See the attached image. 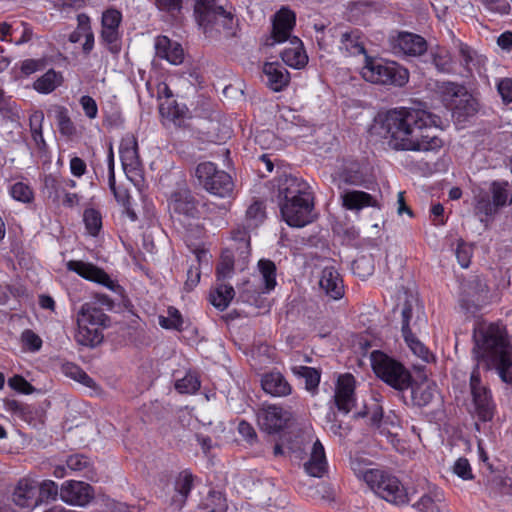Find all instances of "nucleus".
<instances>
[{
  "instance_id": "obj_1",
  "label": "nucleus",
  "mask_w": 512,
  "mask_h": 512,
  "mask_svg": "<svg viewBox=\"0 0 512 512\" xmlns=\"http://www.w3.org/2000/svg\"><path fill=\"white\" fill-rule=\"evenodd\" d=\"M442 120L425 108L400 107L389 110L382 120L384 137L390 148L399 151L439 150L443 141L429 130L441 127Z\"/></svg>"
},
{
  "instance_id": "obj_2",
  "label": "nucleus",
  "mask_w": 512,
  "mask_h": 512,
  "mask_svg": "<svg viewBox=\"0 0 512 512\" xmlns=\"http://www.w3.org/2000/svg\"><path fill=\"white\" fill-rule=\"evenodd\" d=\"M475 353L487 369L495 368L501 380L512 384V345L504 327L480 324L474 331Z\"/></svg>"
},
{
  "instance_id": "obj_3",
  "label": "nucleus",
  "mask_w": 512,
  "mask_h": 512,
  "mask_svg": "<svg viewBox=\"0 0 512 512\" xmlns=\"http://www.w3.org/2000/svg\"><path fill=\"white\" fill-rule=\"evenodd\" d=\"M283 219L291 227H304L314 218L313 195L307 182L292 175L284 176L278 187Z\"/></svg>"
},
{
  "instance_id": "obj_4",
  "label": "nucleus",
  "mask_w": 512,
  "mask_h": 512,
  "mask_svg": "<svg viewBox=\"0 0 512 512\" xmlns=\"http://www.w3.org/2000/svg\"><path fill=\"white\" fill-rule=\"evenodd\" d=\"M351 468L370 489L382 499L395 505L409 501L408 493L397 477L383 470L369 468L358 457L351 459Z\"/></svg>"
},
{
  "instance_id": "obj_5",
  "label": "nucleus",
  "mask_w": 512,
  "mask_h": 512,
  "mask_svg": "<svg viewBox=\"0 0 512 512\" xmlns=\"http://www.w3.org/2000/svg\"><path fill=\"white\" fill-rule=\"evenodd\" d=\"M361 75L367 82L397 87L404 86L409 80V72L406 68L396 62L368 55H365Z\"/></svg>"
},
{
  "instance_id": "obj_6",
  "label": "nucleus",
  "mask_w": 512,
  "mask_h": 512,
  "mask_svg": "<svg viewBox=\"0 0 512 512\" xmlns=\"http://www.w3.org/2000/svg\"><path fill=\"white\" fill-rule=\"evenodd\" d=\"M289 450L298 459H303V455L310 450V457L304 463L305 472L312 476L321 478L327 472L328 462L325 449L322 443L313 439L311 433H302L295 436L289 445Z\"/></svg>"
},
{
  "instance_id": "obj_7",
  "label": "nucleus",
  "mask_w": 512,
  "mask_h": 512,
  "mask_svg": "<svg viewBox=\"0 0 512 512\" xmlns=\"http://www.w3.org/2000/svg\"><path fill=\"white\" fill-rule=\"evenodd\" d=\"M370 359L374 373L386 384L398 391L410 388L412 375L401 362L382 351H373Z\"/></svg>"
},
{
  "instance_id": "obj_8",
  "label": "nucleus",
  "mask_w": 512,
  "mask_h": 512,
  "mask_svg": "<svg viewBox=\"0 0 512 512\" xmlns=\"http://www.w3.org/2000/svg\"><path fill=\"white\" fill-rule=\"evenodd\" d=\"M445 106L452 111V116L458 122L477 112V102L465 87L454 82H442L437 86Z\"/></svg>"
},
{
  "instance_id": "obj_9",
  "label": "nucleus",
  "mask_w": 512,
  "mask_h": 512,
  "mask_svg": "<svg viewBox=\"0 0 512 512\" xmlns=\"http://www.w3.org/2000/svg\"><path fill=\"white\" fill-rule=\"evenodd\" d=\"M195 176L206 191L217 197L225 198L233 192L234 183L231 176L223 170H218L212 162L198 164Z\"/></svg>"
},
{
  "instance_id": "obj_10",
  "label": "nucleus",
  "mask_w": 512,
  "mask_h": 512,
  "mask_svg": "<svg viewBox=\"0 0 512 512\" xmlns=\"http://www.w3.org/2000/svg\"><path fill=\"white\" fill-rule=\"evenodd\" d=\"M469 386L478 418L483 422L491 421L496 405L493 401L490 389L482 382L478 366L471 372Z\"/></svg>"
},
{
  "instance_id": "obj_11",
  "label": "nucleus",
  "mask_w": 512,
  "mask_h": 512,
  "mask_svg": "<svg viewBox=\"0 0 512 512\" xmlns=\"http://www.w3.org/2000/svg\"><path fill=\"white\" fill-rule=\"evenodd\" d=\"M194 13L198 25L204 32L218 27L227 28L232 23L231 14L217 5L215 0H197Z\"/></svg>"
},
{
  "instance_id": "obj_12",
  "label": "nucleus",
  "mask_w": 512,
  "mask_h": 512,
  "mask_svg": "<svg viewBox=\"0 0 512 512\" xmlns=\"http://www.w3.org/2000/svg\"><path fill=\"white\" fill-rule=\"evenodd\" d=\"M401 332L420 333L427 326V317L424 307L419 301L417 294H405L401 308Z\"/></svg>"
},
{
  "instance_id": "obj_13",
  "label": "nucleus",
  "mask_w": 512,
  "mask_h": 512,
  "mask_svg": "<svg viewBox=\"0 0 512 512\" xmlns=\"http://www.w3.org/2000/svg\"><path fill=\"white\" fill-rule=\"evenodd\" d=\"M292 413L277 405H268L258 412V423L268 433H276L288 426Z\"/></svg>"
},
{
  "instance_id": "obj_14",
  "label": "nucleus",
  "mask_w": 512,
  "mask_h": 512,
  "mask_svg": "<svg viewBox=\"0 0 512 512\" xmlns=\"http://www.w3.org/2000/svg\"><path fill=\"white\" fill-rule=\"evenodd\" d=\"M93 498V488L82 481L68 480L60 488V499L70 505L83 507Z\"/></svg>"
},
{
  "instance_id": "obj_15",
  "label": "nucleus",
  "mask_w": 512,
  "mask_h": 512,
  "mask_svg": "<svg viewBox=\"0 0 512 512\" xmlns=\"http://www.w3.org/2000/svg\"><path fill=\"white\" fill-rule=\"evenodd\" d=\"M38 490L39 483L36 480L21 478L14 488L12 500L16 506L32 510L39 504Z\"/></svg>"
},
{
  "instance_id": "obj_16",
  "label": "nucleus",
  "mask_w": 512,
  "mask_h": 512,
  "mask_svg": "<svg viewBox=\"0 0 512 512\" xmlns=\"http://www.w3.org/2000/svg\"><path fill=\"white\" fill-rule=\"evenodd\" d=\"M122 14L116 9H108L102 15L101 39L109 46V50L113 53L119 51L120 40V23Z\"/></svg>"
},
{
  "instance_id": "obj_17",
  "label": "nucleus",
  "mask_w": 512,
  "mask_h": 512,
  "mask_svg": "<svg viewBox=\"0 0 512 512\" xmlns=\"http://www.w3.org/2000/svg\"><path fill=\"white\" fill-rule=\"evenodd\" d=\"M355 379L351 374H343L338 377L334 402L337 409L343 414H348L355 405Z\"/></svg>"
},
{
  "instance_id": "obj_18",
  "label": "nucleus",
  "mask_w": 512,
  "mask_h": 512,
  "mask_svg": "<svg viewBox=\"0 0 512 512\" xmlns=\"http://www.w3.org/2000/svg\"><path fill=\"white\" fill-rule=\"evenodd\" d=\"M169 209L179 221L182 220L181 217L195 218L198 215L195 200L187 189H180L171 195Z\"/></svg>"
},
{
  "instance_id": "obj_19",
  "label": "nucleus",
  "mask_w": 512,
  "mask_h": 512,
  "mask_svg": "<svg viewBox=\"0 0 512 512\" xmlns=\"http://www.w3.org/2000/svg\"><path fill=\"white\" fill-rule=\"evenodd\" d=\"M67 268L70 271L77 273L81 277L89 281L99 283L112 291H115L118 287V285L108 276L107 273L90 263H85L82 261H69L67 263Z\"/></svg>"
},
{
  "instance_id": "obj_20",
  "label": "nucleus",
  "mask_w": 512,
  "mask_h": 512,
  "mask_svg": "<svg viewBox=\"0 0 512 512\" xmlns=\"http://www.w3.org/2000/svg\"><path fill=\"white\" fill-rule=\"evenodd\" d=\"M295 26V14L287 9L281 8L275 15L272 25V39L275 43H282L289 39L291 32Z\"/></svg>"
},
{
  "instance_id": "obj_21",
  "label": "nucleus",
  "mask_w": 512,
  "mask_h": 512,
  "mask_svg": "<svg viewBox=\"0 0 512 512\" xmlns=\"http://www.w3.org/2000/svg\"><path fill=\"white\" fill-rule=\"evenodd\" d=\"M394 49L405 55L419 56L427 50V42L420 35L401 32L394 40Z\"/></svg>"
},
{
  "instance_id": "obj_22",
  "label": "nucleus",
  "mask_w": 512,
  "mask_h": 512,
  "mask_svg": "<svg viewBox=\"0 0 512 512\" xmlns=\"http://www.w3.org/2000/svg\"><path fill=\"white\" fill-rule=\"evenodd\" d=\"M263 74L267 86L274 92L285 89L290 82L288 70L278 62H267L263 65Z\"/></svg>"
},
{
  "instance_id": "obj_23",
  "label": "nucleus",
  "mask_w": 512,
  "mask_h": 512,
  "mask_svg": "<svg viewBox=\"0 0 512 512\" xmlns=\"http://www.w3.org/2000/svg\"><path fill=\"white\" fill-rule=\"evenodd\" d=\"M443 491L436 486H429L427 491L413 504L418 512H441L445 508Z\"/></svg>"
},
{
  "instance_id": "obj_24",
  "label": "nucleus",
  "mask_w": 512,
  "mask_h": 512,
  "mask_svg": "<svg viewBox=\"0 0 512 512\" xmlns=\"http://www.w3.org/2000/svg\"><path fill=\"white\" fill-rule=\"evenodd\" d=\"M156 55L167 60L173 65L182 63L184 59V51L182 46L171 41L167 36H158L154 42Z\"/></svg>"
},
{
  "instance_id": "obj_25",
  "label": "nucleus",
  "mask_w": 512,
  "mask_h": 512,
  "mask_svg": "<svg viewBox=\"0 0 512 512\" xmlns=\"http://www.w3.org/2000/svg\"><path fill=\"white\" fill-rule=\"evenodd\" d=\"M119 154L125 170H134L139 166L138 142L132 133H127L122 137L119 146Z\"/></svg>"
},
{
  "instance_id": "obj_26",
  "label": "nucleus",
  "mask_w": 512,
  "mask_h": 512,
  "mask_svg": "<svg viewBox=\"0 0 512 512\" xmlns=\"http://www.w3.org/2000/svg\"><path fill=\"white\" fill-rule=\"evenodd\" d=\"M320 288L334 300L340 299L344 294V286L338 271L332 267H325L319 280Z\"/></svg>"
},
{
  "instance_id": "obj_27",
  "label": "nucleus",
  "mask_w": 512,
  "mask_h": 512,
  "mask_svg": "<svg viewBox=\"0 0 512 512\" xmlns=\"http://www.w3.org/2000/svg\"><path fill=\"white\" fill-rule=\"evenodd\" d=\"M77 323H86L103 329L109 325V318L96 303H84L78 312Z\"/></svg>"
},
{
  "instance_id": "obj_28",
  "label": "nucleus",
  "mask_w": 512,
  "mask_h": 512,
  "mask_svg": "<svg viewBox=\"0 0 512 512\" xmlns=\"http://www.w3.org/2000/svg\"><path fill=\"white\" fill-rule=\"evenodd\" d=\"M343 206L352 211L366 207L380 208L378 201L369 193L359 190L346 191L341 195Z\"/></svg>"
},
{
  "instance_id": "obj_29",
  "label": "nucleus",
  "mask_w": 512,
  "mask_h": 512,
  "mask_svg": "<svg viewBox=\"0 0 512 512\" xmlns=\"http://www.w3.org/2000/svg\"><path fill=\"white\" fill-rule=\"evenodd\" d=\"M261 385L263 390L276 397L287 396L292 388L280 372H270L262 377Z\"/></svg>"
},
{
  "instance_id": "obj_30",
  "label": "nucleus",
  "mask_w": 512,
  "mask_h": 512,
  "mask_svg": "<svg viewBox=\"0 0 512 512\" xmlns=\"http://www.w3.org/2000/svg\"><path fill=\"white\" fill-rule=\"evenodd\" d=\"M159 97L164 96L166 100L160 104L159 110L162 116L171 120L181 118L185 113V107H179L172 100L173 93L166 83H160L157 88Z\"/></svg>"
},
{
  "instance_id": "obj_31",
  "label": "nucleus",
  "mask_w": 512,
  "mask_h": 512,
  "mask_svg": "<svg viewBox=\"0 0 512 512\" xmlns=\"http://www.w3.org/2000/svg\"><path fill=\"white\" fill-rule=\"evenodd\" d=\"M63 82L62 72L49 69L33 82L32 88L39 94L47 95L54 92Z\"/></svg>"
},
{
  "instance_id": "obj_32",
  "label": "nucleus",
  "mask_w": 512,
  "mask_h": 512,
  "mask_svg": "<svg viewBox=\"0 0 512 512\" xmlns=\"http://www.w3.org/2000/svg\"><path fill=\"white\" fill-rule=\"evenodd\" d=\"M339 48L347 56L367 55L362 35L358 30L343 32L340 37Z\"/></svg>"
},
{
  "instance_id": "obj_33",
  "label": "nucleus",
  "mask_w": 512,
  "mask_h": 512,
  "mask_svg": "<svg viewBox=\"0 0 512 512\" xmlns=\"http://www.w3.org/2000/svg\"><path fill=\"white\" fill-rule=\"evenodd\" d=\"M292 47L285 48L281 53V58L290 67L301 69L307 62L308 57L302 47L301 41L297 37L290 40Z\"/></svg>"
},
{
  "instance_id": "obj_34",
  "label": "nucleus",
  "mask_w": 512,
  "mask_h": 512,
  "mask_svg": "<svg viewBox=\"0 0 512 512\" xmlns=\"http://www.w3.org/2000/svg\"><path fill=\"white\" fill-rule=\"evenodd\" d=\"M410 388L412 390V401L419 407L430 404L437 393L436 384L428 380L421 381L416 385H413L412 383Z\"/></svg>"
},
{
  "instance_id": "obj_35",
  "label": "nucleus",
  "mask_w": 512,
  "mask_h": 512,
  "mask_svg": "<svg viewBox=\"0 0 512 512\" xmlns=\"http://www.w3.org/2000/svg\"><path fill=\"white\" fill-rule=\"evenodd\" d=\"M258 277L262 284L259 287L262 293H270L274 290L276 282V265L268 259H261L258 262Z\"/></svg>"
},
{
  "instance_id": "obj_36",
  "label": "nucleus",
  "mask_w": 512,
  "mask_h": 512,
  "mask_svg": "<svg viewBox=\"0 0 512 512\" xmlns=\"http://www.w3.org/2000/svg\"><path fill=\"white\" fill-rule=\"evenodd\" d=\"M76 341L83 346L94 347L103 340L102 328L86 323H77Z\"/></svg>"
},
{
  "instance_id": "obj_37",
  "label": "nucleus",
  "mask_w": 512,
  "mask_h": 512,
  "mask_svg": "<svg viewBox=\"0 0 512 512\" xmlns=\"http://www.w3.org/2000/svg\"><path fill=\"white\" fill-rule=\"evenodd\" d=\"M430 57L435 68L441 73H453L454 61L448 49L437 46L430 50Z\"/></svg>"
},
{
  "instance_id": "obj_38",
  "label": "nucleus",
  "mask_w": 512,
  "mask_h": 512,
  "mask_svg": "<svg viewBox=\"0 0 512 512\" xmlns=\"http://www.w3.org/2000/svg\"><path fill=\"white\" fill-rule=\"evenodd\" d=\"M54 111L60 134L67 138L76 136L77 128L69 115V110L65 106L56 105Z\"/></svg>"
},
{
  "instance_id": "obj_39",
  "label": "nucleus",
  "mask_w": 512,
  "mask_h": 512,
  "mask_svg": "<svg viewBox=\"0 0 512 512\" xmlns=\"http://www.w3.org/2000/svg\"><path fill=\"white\" fill-rule=\"evenodd\" d=\"M235 292L231 285L220 283L210 293L211 304L220 311H224L234 298Z\"/></svg>"
},
{
  "instance_id": "obj_40",
  "label": "nucleus",
  "mask_w": 512,
  "mask_h": 512,
  "mask_svg": "<svg viewBox=\"0 0 512 512\" xmlns=\"http://www.w3.org/2000/svg\"><path fill=\"white\" fill-rule=\"evenodd\" d=\"M191 489L192 475L186 471L182 472L175 483L176 494L172 498V504L180 509L184 505Z\"/></svg>"
},
{
  "instance_id": "obj_41",
  "label": "nucleus",
  "mask_w": 512,
  "mask_h": 512,
  "mask_svg": "<svg viewBox=\"0 0 512 512\" xmlns=\"http://www.w3.org/2000/svg\"><path fill=\"white\" fill-rule=\"evenodd\" d=\"M418 333L403 334L405 343L410 351L424 363L434 360L433 353L418 339Z\"/></svg>"
},
{
  "instance_id": "obj_42",
  "label": "nucleus",
  "mask_w": 512,
  "mask_h": 512,
  "mask_svg": "<svg viewBox=\"0 0 512 512\" xmlns=\"http://www.w3.org/2000/svg\"><path fill=\"white\" fill-rule=\"evenodd\" d=\"M418 333L403 334L405 343L410 351L424 363L434 360L433 353L418 339Z\"/></svg>"
},
{
  "instance_id": "obj_43",
  "label": "nucleus",
  "mask_w": 512,
  "mask_h": 512,
  "mask_svg": "<svg viewBox=\"0 0 512 512\" xmlns=\"http://www.w3.org/2000/svg\"><path fill=\"white\" fill-rule=\"evenodd\" d=\"M291 371L295 376L305 380L306 390L312 393L317 390L320 383V372L317 369L302 365H293Z\"/></svg>"
},
{
  "instance_id": "obj_44",
  "label": "nucleus",
  "mask_w": 512,
  "mask_h": 512,
  "mask_svg": "<svg viewBox=\"0 0 512 512\" xmlns=\"http://www.w3.org/2000/svg\"><path fill=\"white\" fill-rule=\"evenodd\" d=\"M265 210L262 202H253L246 211L245 227L247 229L257 228L265 219Z\"/></svg>"
},
{
  "instance_id": "obj_45",
  "label": "nucleus",
  "mask_w": 512,
  "mask_h": 512,
  "mask_svg": "<svg viewBox=\"0 0 512 512\" xmlns=\"http://www.w3.org/2000/svg\"><path fill=\"white\" fill-rule=\"evenodd\" d=\"M43 121L44 114L42 111H35L29 118L31 136L39 149L44 148L46 145L42 132Z\"/></svg>"
},
{
  "instance_id": "obj_46",
  "label": "nucleus",
  "mask_w": 512,
  "mask_h": 512,
  "mask_svg": "<svg viewBox=\"0 0 512 512\" xmlns=\"http://www.w3.org/2000/svg\"><path fill=\"white\" fill-rule=\"evenodd\" d=\"M200 388V381L196 374L187 373L183 378L177 379L175 389L181 394H194Z\"/></svg>"
},
{
  "instance_id": "obj_47",
  "label": "nucleus",
  "mask_w": 512,
  "mask_h": 512,
  "mask_svg": "<svg viewBox=\"0 0 512 512\" xmlns=\"http://www.w3.org/2000/svg\"><path fill=\"white\" fill-rule=\"evenodd\" d=\"M63 372L67 377L83 384L86 387L91 388L95 385L94 380L77 365L68 363L63 366Z\"/></svg>"
},
{
  "instance_id": "obj_48",
  "label": "nucleus",
  "mask_w": 512,
  "mask_h": 512,
  "mask_svg": "<svg viewBox=\"0 0 512 512\" xmlns=\"http://www.w3.org/2000/svg\"><path fill=\"white\" fill-rule=\"evenodd\" d=\"M9 194L11 197L22 203H30L34 198L32 188L24 182H16L9 188Z\"/></svg>"
},
{
  "instance_id": "obj_49",
  "label": "nucleus",
  "mask_w": 512,
  "mask_h": 512,
  "mask_svg": "<svg viewBox=\"0 0 512 512\" xmlns=\"http://www.w3.org/2000/svg\"><path fill=\"white\" fill-rule=\"evenodd\" d=\"M509 183L507 181H493L490 186L492 200L498 208L507 203Z\"/></svg>"
},
{
  "instance_id": "obj_50",
  "label": "nucleus",
  "mask_w": 512,
  "mask_h": 512,
  "mask_svg": "<svg viewBox=\"0 0 512 512\" xmlns=\"http://www.w3.org/2000/svg\"><path fill=\"white\" fill-rule=\"evenodd\" d=\"M234 268L233 255L226 250L222 253L220 262L217 266L218 281L231 277Z\"/></svg>"
},
{
  "instance_id": "obj_51",
  "label": "nucleus",
  "mask_w": 512,
  "mask_h": 512,
  "mask_svg": "<svg viewBox=\"0 0 512 512\" xmlns=\"http://www.w3.org/2000/svg\"><path fill=\"white\" fill-rule=\"evenodd\" d=\"M78 20L80 21V30L83 31V37L85 38L82 49L85 54H89L94 47V34L89 25V18L81 14L78 15Z\"/></svg>"
},
{
  "instance_id": "obj_52",
  "label": "nucleus",
  "mask_w": 512,
  "mask_h": 512,
  "mask_svg": "<svg viewBox=\"0 0 512 512\" xmlns=\"http://www.w3.org/2000/svg\"><path fill=\"white\" fill-rule=\"evenodd\" d=\"M459 55L461 58V64L468 72H472L473 69L476 68V64L480 62L475 52L463 43H460Z\"/></svg>"
},
{
  "instance_id": "obj_53",
  "label": "nucleus",
  "mask_w": 512,
  "mask_h": 512,
  "mask_svg": "<svg viewBox=\"0 0 512 512\" xmlns=\"http://www.w3.org/2000/svg\"><path fill=\"white\" fill-rule=\"evenodd\" d=\"M483 8L493 14L507 15L511 6L507 0H478Z\"/></svg>"
},
{
  "instance_id": "obj_54",
  "label": "nucleus",
  "mask_w": 512,
  "mask_h": 512,
  "mask_svg": "<svg viewBox=\"0 0 512 512\" xmlns=\"http://www.w3.org/2000/svg\"><path fill=\"white\" fill-rule=\"evenodd\" d=\"M451 469L453 474L464 481L472 480L474 478L472 467L469 461L464 457L458 458L452 465Z\"/></svg>"
},
{
  "instance_id": "obj_55",
  "label": "nucleus",
  "mask_w": 512,
  "mask_h": 512,
  "mask_svg": "<svg viewBox=\"0 0 512 512\" xmlns=\"http://www.w3.org/2000/svg\"><path fill=\"white\" fill-rule=\"evenodd\" d=\"M456 258L462 268H467L473 255V246L460 240L456 247Z\"/></svg>"
},
{
  "instance_id": "obj_56",
  "label": "nucleus",
  "mask_w": 512,
  "mask_h": 512,
  "mask_svg": "<svg viewBox=\"0 0 512 512\" xmlns=\"http://www.w3.org/2000/svg\"><path fill=\"white\" fill-rule=\"evenodd\" d=\"M84 223L88 232L95 236L99 232L102 222L100 214L94 209H87L84 212Z\"/></svg>"
},
{
  "instance_id": "obj_57",
  "label": "nucleus",
  "mask_w": 512,
  "mask_h": 512,
  "mask_svg": "<svg viewBox=\"0 0 512 512\" xmlns=\"http://www.w3.org/2000/svg\"><path fill=\"white\" fill-rule=\"evenodd\" d=\"M475 209L477 213L491 216L498 211L497 205L490 199L488 194L477 197Z\"/></svg>"
},
{
  "instance_id": "obj_58",
  "label": "nucleus",
  "mask_w": 512,
  "mask_h": 512,
  "mask_svg": "<svg viewBox=\"0 0 512 512\" xmlns=\"http://www.w3.org/2000/svg\"><path fill=\"white\" fill-rule=\"evenodd\" d=\"M60 495V490L57 484L52 480H45L39 484L38 497L39 502L44 499H55L57 495Z\"/></svg>"
},
{
  "instance_id": "obj_59",
  "label": "nucleus",
  "mask_w": 512,
  "mask_h": 512,
  "mask_svg": "<svg viewBox=\"0 0 512 512\" xmlns=\"http://www.w3.org/2000/svg\"><path fill=\"white\" fill-rule=\"evenodd\" d=\"M45 68V61L43 59H25L20 64V71L23 76H30Z\"/></svg>"
},
{
  "instance_id": "obj_60",
  "label": "nucleus",
  "mask_w": 512,
  "mask_h": 512,
  "mask_svg": "<svg viewBox=\"0 0 512 512\" xmlns=\"http://www.w3.org/2000/svg\"><path fill=\"white\" fill-rule=\"evenodd\" d=\"M79 104L85 114V116L93 120L98 116V105L96 101L89 95H83L79 99Z\"/></svg>"
},
{
  "instance_id": "obj_61",
  "label": "nucleus",
  "mask_w": 512,
  "mask_h": 512,
  "mask_svg": "<svg viewBox=\"0 0 512 512\" xmlns=\"http://www.w3.org/2000/svg\"><path fill=\"white\" fill-rule=\"evenodd\" d=\"M169 317H160L159 324L168 329H179L182 326V318L178 310L170 308Z\"/></svg>"
},
{
  "instance_id": "obj_62",
  "label": "nucleus",
  "mask_w": 512,
  "mask_h": 512,
  "mask_svg": "<svg viewBox=\"0 0 512 512\" xmlns=\"http://www.w3.org/2000/svg\"><path fill=\"white\" fill-rule=\"evenodd\" d=\"M66 466L70 471L80 472L88 469L90 462L84 455L75 454L67 458Z\"/></svg>"
},
{
  "instance_id": "obj_63",
  "label": "nucleus",
  "mask_w": 512,
  "mask_h": 512,
  "mask_svg": "<svg viewBox=\"0 0 512 512\" xmlns=\"http://www.w3.org/2000/svg\"><path fill=\"white\" fill-rule=\"evenodd\" d=\"M45 187L48 189V197L54 202L60 201L63 192L61 180L49 176L45 179Z\"/></svg>"
},
{
  "instance_id": "obj_64",
  "label": "nucleus",
  "mask_w": 512,
  "mask_h": 512,
  "mask_svg": "<svg viewBox=\"0 0 512 512\" xmlns=\"http://www.w3.org/2000/svg\"><path fill=\"white\" fill-rule=\"evenodd\" d=\"M8 385L12 389H14L18 392L24 393V394H30L34 390L33 386L20 375H15V376L11 377L8 380Z\"/></svg>"
}]
</instances>
